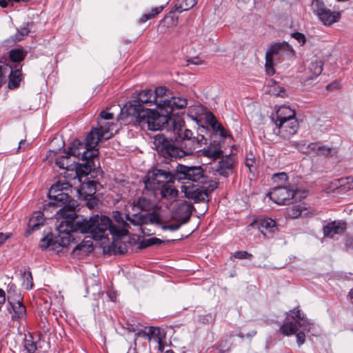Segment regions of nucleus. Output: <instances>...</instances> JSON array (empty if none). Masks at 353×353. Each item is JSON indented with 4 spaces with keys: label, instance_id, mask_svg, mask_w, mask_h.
<instances>
[{
    "label": "nucleus",
    "instance_id": "1",
    "mask_svg": "<svg viewBox=\"0 0 353 353\" xmlns=\"http://www.w3.org/2000/svg\"><path fill=\"white\" fill-rule=\"evenodd\" d=\"M63 137H56L51 141L52 149L49 150L46 160L48 163L53 161L55 165L65 171L61 174V178L53 184L48 191V197L51 200L48 207L59 208L54 214L57 219V234H48L43 237L39 243V247L43 250L50 249L59 252L66 247V168L64 166L66 159V151L64 148Z\"/></svg>",
    "mask_w": 353,
    "mask_h": 353
},
{
    "label": "nucleus",
    "instance_id": "2",
    "mask_svg": "<svg viewBox=\"0 0 353 353\" xmlns=\"http://www.w3.org/2000/svg\"><path fill=\"white\" fill-rule=\"evenodd\" d=\"M129 225L121 219V224H112V220L107 216H99L96 214L89 219L76 217L72 219L68 214V241H71L72 233L91 234L92 238L99 241L105 239L108 236L107 231L112 235L113 239L124 237L128 234L126 227Z\"/></svg>",
    "mask_w": 353,
    "mask_h": 353
},
{
    "label": "nucleus",
    "instance_id": "3",
    "mask_svg": "<svg viewBox=\"0 0 353 353\" xmlns=\"http://www.w3.org/2000/svg\"><path fill=\"white\" fill-rule=\"evenodd\" d=\"M102 139H104L103 133L93 128L88 134L85 143L75 139L68 147V159L73 156L81 161L76 163V174L79 177L88 174H90L92 177H96L103 172L101 169L97 168L94 164V159L99 154L97 146Z\"/></svg>",
    "mask_w": 353,
    "mask_h": 353
},
{
    "label": "nucleus",
    "instance_id": "4",
    "mask_svg": "<svg viewBox=\"0 0 353 353\" xmlns=\"http://www.w3.org/2000/svg\"><path fill=\"white\" fill-rule=\"evenodd\" d=\"M172 109L169 103L163 105L160 103L159 107H157V110H142L138 114V117L130 122H134L135 124L143 127L147 125L150 130L156 131L168 129L170 123L176 126L175 121L172 118Z\"/></svg>",
    "mask_w": 353,
    "mask_h": 353
},
{
    "label": "nucleus",
    "instance_id": "5",
    "mask_svg": "<svg viewBox=\"0 0 353 353\" xmlns=\"http://www.w3.org/2000/svg\"><path fill=\"white\" fill-rule=\"evenodd\" d=\"M72 166V165H68V171H72L74 169V172H76V164L72 168H70ZM101 174L102 172L100 175ZM88 175H90V179H95V177H92L90 174H88L85 175V176H88ZM98 176H99V174H98L96 178ZM83 177H84V175L79 177L76 173L75 176L72 177L71 174H68V190L70 189L71 193L74 190L79 199L86 202L85 205L89 209H94L98 206L99 202V200L95 196L97 185L99 183L94 180H90L88 178L86 179L87 181H82Z\"/></svg>",
    "mask_w": 353,
    "mask_h": 353
},
{
    "label": "nucleus",
    "instance_id": "6",
    "mask_svg": "<svg viewBox=\"0 0 353 353\" xmlns=\"http://www.w3.org/2000/svg\"><path fill=\"white\" fill-rule=\"evenodd\" d=\"M174 134L178 135V142L182 150L183 157L190 156L195 152L201 151V147L206 144V139L203 135L193 136V132L184 126L179 125L174 128Z\"/></svg>",
    "mask_w": 353,
    "mask_h": 353
},
{
    "label": "nucleus",
    "instance_id": "7",
    "mask_svg": "<svg viewBox=\"0 0 353 353\" xmlns=\"http://www.w3.org/2000/svg\"><path fill=\"white\" fill-rule=\"evenodd\" d=\"M290 318L294 321L287 322L280 327V332L282 334L290 336L296 334V341L299 345L305 343V334L303 331L297 332L298 327L303 328V330H309L310 323L306 319L299 307H295L290 310Z\"/></svg>",
    "mask_w": 353,
    "mask_h": 353
},
{
    "label": "nucleus",
    "instance_id": "8",
    "mask_svg": "<svg viewBox=\"0 0 353 353\" xmlns=\"http://www.w3.org/2000/svg\"><path fill=\"white\" fill-rule=\"evenodd\" d=\"M156 98L153 97V92L151 90L141 91L137 99L128 102L121 109V114H126V117L131 118L130 121L138 117V114L142 110H150V108H145L144 105L151 106L155 105Z\"/></svg>",
    "mask_w": 353,
    "mask_h": 353
},
{
    "label": "nucleus",
    "instance_id": "9",
    "mask_svg": "<svg viewBox=\"0 0 353 353\" xmlns=\"http://www.w3.org/2000/svg\"><path fill=\"white\" fill-rule=\"evenodd\" d=\"M154 144L159 155L165 161H172L183 157L177 138L174 140L163 134H159L155 137Z\"/></svg>",
    "mask_w": 353,
    "mask_h": 353
},
{
    "label": "nucleus",
    "instance_id": "10",
    "mask_svg": "<svg viewBox=\"0 0 353 353\" xmlns=\"http://www.w3.org/2000/svg\"><path fill=\"white\" fill-rule=\"evenodd\" d=\"M176 174L169 170L154 168L149 170L143 178L145 190L156 193L158 189L167 183H174L176 179Z\"/></svg>",
    "mask_w": 353,
    "mask_h": 353
},
{
    "label": "nucleus",
    "instance_id": "11",
    "mask_svg": "<svg viewBox=\"0 0 353 353\" xmlns=\"http://www.w3.org/2000/svg\"><path fill=\"white\" fill-rule=\"evenodd\" d=\"M175 174L178 181L185 180L187 183L192 182L197 185L206 184L207 182L212 181L206 175L205 171L201 165L188 166L178 164Z\"/></svg>",
    "mask_w": 353,
    "mask_h": 353
},
{
    "label": "nucleus",
    "instance_id": "12",
    "mask_svg": "<svg viewBox=\"0 0 353 353\" xmlns=\"http://www.w3.org/2000/svg\"><path fill=\"white\" fill-rule=\"evenodd\" d=\"M294 50L287 42L276 43L272 45L265 53V68L266 73L269 76H272L275 73L274 68V56L290 58L294 57Z\"/></svg>",
    "mask_w": 353,
    "mask_h": 353
},
{
    "label": "nucleus",
    "instance_id": "13",
    "mask_svg": "<svg viewBox=\"0 0 353 353\" xmlns=\"http://www.w3.org/2000/svg\"><path fill=\"white\" fill-rule=\"evenodd\" d=\"M218 183L214 181H210L206 184L183 186L182 189L187 198L194 200L195 203L208 201L210 194L217 188Z\"/></svg>",
    "mask_w": 353,
    "mask_h": 353
},
{
    "label": "nucleus",
    "instance_id": "14",
    "mask_svg": "<svg viewBox=\"0 0 353 353\" xmlns=\"http://www.w3.org/2000/svg\"><path fill=\"white\" fill-rule=\"evenodd\" d=\"M299 193L300 190H294L290 187L278 186L274 188L268 195L271 200L279 205H289L298 199L297 196ZM301 194L304 195L300 196L299 198L305 196V192Z\"/></svg>",
    "mask_w": 353,
    "mask_h": 353
},
{
    "label": "nucleus",
    "instance_id": "15",
    "mask_svg": "<svg viewBox=\"0 0 353 353\" xmlns=\"http://www.w3.org/2000/svg\"><path fill=\"white\" fill-rule=\"evenodd\" d=\"M312 9L314 14L325 26H330L339 21L341 13L327 8L321 0H312Z\"/></svg>",
    "mask_w": 353,
    "mask_h": 353
},
{
    "label": "nucleus",
    "instance_id": "16",
    "mask_svg": "<svg viewBox=\"0 0 353 353\" xmlns=\"http://www.w3.org/2000/svg\"><path fill=\"white\" fill-rule=\"evenodd\" d=\"M129 221L134 225H141L148 224H160L161 219L160 215L152 211L145 214H135L132 218L128 219Z\"/></svg>",
    "mask_w": 353,
    "mask_h": 353
},
{
    "label": "nucleus",
    "instance_id": "17",
    "mask_svg": "<svg viewBox=\"0 0 353 353\" xmlns=\"http://www.w3.org/2000/svg\"><path fill=\"white\" fill-rule=\"evenodd\" d=\"M278 128L279 134L284 139H288L295 134L299 129V125L296 119H287L284 121L275 123Z\"/></svg>",
    "mask_w": 353,
    "mask_h": 353
},
{
    "label": "nucleus",
    "instance_id": "18",
    "mask_svg": "<svg viewBox=\"0 0 353 353\" xmlns=\"http://www.w3.org/2000/svg\"><path fill=\"white\" fill-rule=\"evenodd\" d=\"M236 163L234 155H225L219 161L216 171L221 176L228 177L234 172Z\"/></svg>",
    "mask_w": 353,
    "mask_h": 353
},
{
    "label": "nucleus",
    "instance_id": "19",
    "mask_svg": "<svg viewBox=\"0 0 353 353\" xmlns=\"http://www.w3.org/2000/svg\"><path fill=\"white\" fill-rule=\"evenodd\" d=\"M192 209L193 205L191 203L187 201L181 202L176 207L173 216L179 222L186 223L190 219Z\"/></svg>",
    "mask_w": 353,
    "mask_h": 353
},
{
    "label": "nucleus",
    "instance_id": "20",
    "mask_svg": "<svg viewBox=\"0 0 353 353\" xmlns=\"http://www.w3.org/2000/svg\"><path fill=\"white\" fill-rule=\"evenodd\" d=\"M8 303L14 312L12 320H21L26 316V308L23 304V297L21 296H18L17 300L10 296Z\"/></svg>",
    "mask_w": 353,
    "mask_h": 353
},
{
    "label": "nucleus",
    "instance_id": "21",
    "mask_svg": "<svg viewBox=\"0 0 353 353\" xmlns=\"http://www.w3.org/2000/svg\"><path fill=\"white\" fill-rule=\"evenodd\" d=\"M307 149L309 152H314L319 156L332 157L337 153L336 148L325 146L320 142L310 143Z\"/></svg>",
    "mask_w": 353,
    "mask_h": 353
},
{
    "label": "nucleus",
    "instance_id": "22",
    "mask_svg": "<svg viewBox=\"0 0 353 353\" xmlns=\"http://www.w3.org/2000/svg\"><path fill=\"white\" fill-rule=\"evenodd\" d=\"M259 225L261 233L268 238H270L273 234L278 231L276 221L270 218L261 219Z\"/></svg>",
    "mask_w": 353,
    "mask_h": 353
},
{
    "label": "nucleus",
    "instance_id": "23",
    "mask_svg": "<svg viewBox=\"0 0 353 353\" xmlns=\"http://www.w3.org/2000/svg\"><path fill=\"white\" fill-rule=\"evenodd\" d=\"M296 119V112L288 106H281L276 112L275 116L272 117V121L276 123L287 119Z\"/></svg>",
    "mask_w": 353,
    "mask_h": 353
},
{
    "label": "nucleus",
    "instance_id": "24",
    "mask_svg": "<svg viewBox=\"0 0 353 353\" xmlns=\"http://www.w3.org/2000/svg\"><path fill=\"white\" fill-rule=\"evenodd\" d=\"M345 229V223L333 221L323 227L324 236L333 237L334 234L343 233Z\"/></svg>",
    "mask_w": 353,
    "mask_h": 353
},
{
    "label": "nucleus",
    "instance_id": "25",
    "mask_svg": "<svg viewBox=\"0 0 353 353\" xmlns=\"http://www.w3.org/2000/svg\"><path fill=\"white\" fill-rule=\"evenodd\" d=\"M93 250V244L91 240H84L78 244L72 250L71 255L73 257L86 256Z\"/></svg>",
    "mask_w": 353,
    "mask_h": 353
},
{
    "label": "nucleus",
    "instance_id": "26",
    "mask_svg": "<svg viewBox=\"0 0 353 353\" xmlns=\"http://www.w3.org/2000/svg\"><path fill=\"white\" fill-rule=\"evenodd\" d=\"M108 251L114 254H124L128 252V245L123 237L114 239L109 247Z\"/></svg>",
    "mask_w": 353,
    "mask_h": 353
},
{
    "label": "nucleus",
    "instance_id": "27",
    "mask_svg": "<svg viewBox=\"0 0 353 353\" xmlns=\"http://www.w3.org/2000/svg\"><path fill=\"white\" fill-rule=\"evenodd\" d=\"M45 219L41 212H37L32 218L30 219L26 231V235H29L32 232L37 230L41 225H43Z\"/></svg>",
    "mask_w": 353,
    "mask_h": 353
},
{
    "label": "nucleus",
    "instance_id": "28",
    "mask_svg": "<svg viewBox=\"0 0 353 353\" xmlns=\"http://www.w3.org/2000/svg\"><path fill=\"white\" fill-rule=\"evenodd\" d=\"M22 79L23 75L21 68H12L9 74L8 88L11 90L19 88Z\"/></svg>",
    "mask_w": 353,
    "mask_h": 353
},
{
    "label": "nucleus",
    "instance_id": "29",
    "mask_svg": "<svg viewBox=\"0 0 353 353\" xmlns=\"http://www.w3.org/2000/svg\"><path fill=\"white\" fill-rule=\"evenodd\" d=\"M154 206L152 201L144 196H140L133 201V210L149 212L153 210Z\"/></svg>",
    "mask_w": 353,
    "mask_h": 353
},
{
    "label": "nucleus",
    "instance_id": "30",
    "mask_svg": "<svg viewBox=\"0 0 353 353\" xmlns=\"http://www.w3.org/2000/svg\"><path fill=\"white\" fill-rule=\"evenodd\" d=\"M98 126L95 128L97 130L101 133H103V136L104 139L107 140L112 137L113 133L112 130H113V126L114 124L110 122H106L105 121L98 120Z\"/></svg>",
    "mask_w": 353,
    "mask_h": 353
},
{
    "label": "nucleus",
    "instance_id": "31",
    "mask_svg": "<svg viewBox=\"0 0 353 353\" xmlns=\"http://www.w3.org/2000/svg\"><path fill=\"white\" fill-rule=\"evenodd\" d=\"M172 183H167L157 190V191L160 192L162 198L170 200L176 197L178 191L173 188Z\"/></svg>",
    "mask_w": 353,
    "mask_h": 353
},
{
    "label": "nucleus",
    "instance_id": "32",
    "mask_svg": "<svg viewBox=\"0 0 353 353\" xmlns=\"http://www.w3.org/2000/svg\"><path fill=\"white\" fill-rule=\"evenodd\" d=\"M198 0H176L174 4V11L177 12H182L186 11L194 7Z\"/></svg>",
    "mask_w": 353,
    "mask_h": 353
},
{
    "label": "nucleus",
    "instance_id": "33",
    "mask_svg": "<svg viewBox=\"0 0 353 353\" xmlns=\"http://www.w3.org/2000/svg\"><path fill=\"white\" fill-rule=\"evenodd\" d=\"M161 103H163V105H165L166 103H169V105L172 109V112L174 111V108L176 109H182L186 107L187 105V99L183 97H172L171 99L162 101L161 102Z\"/></svg>",
    "mask_w": 353,
    "mask_h": 353
},
{
    "label": "nucleus",
    "instance_id": "34",
    "mask_svg": "<svg viewBox=\"0 0 353 353\" xmlns=\"http://www.w3.org/2000/svg\"><path fill=\"white\" fill-rule=\"evenodd\" d=\"M304 210H306V208L301 204L292 205L287 208L285 217L288 219H297L302 216Z\"/></svg>",
    "mask_w": 353,
    "mask_h": 353
},
{
    "label": "nucleus",
    "instance_id": "35",
    "mask_svg": "<svg viewBox=\"0 0 353 353\" xmlns=\"http://www.w3.org/2000/svg\"><path fill=\"white\" fill-rule=\"evenodd\" d=\"M147 333L148 334V340L150 341L152 338H154L157 341L159 342V349L162 351V345L161 343V330L157 327H147Z\"/></svg>",
    "mask_w": 353,
    "mask_h": 353
},
{
    "label": "nucleus",
    "instance_id": "36",
    "mask_svg": "<svg viewBox=\"0 0 353 353\" xmlns=\"http://www.w3.org/2000/svg\"><path fill=\"white\" fill-rule=\"evenodd\" d=\"M26 56V52L23 49H12L9 52V58L11 61L19 63L22 61Z\"/></svg>",
    "mask_w": 353,
    "mask_h": 353
},
{
    "label": "nucleus",
    "instance_id": "37",
    "mask_svg": "<svg viewBox=\"0 0 353 353\" xmlns=\"http://www.w3.org/2000/svg\"><path fill=\"white\" fill-rule=\"evenodd\" d=\"M203 155L211 159L215 160L221 157L223 151L217 148L209 147L207 149L201 150Z\"/></svg>",
    "mask_w": 353,
    "mask_h": 353
},
{
    "label": "nucleus",
    "instance_id": "38",
    "mask_svg": "<svg viewBox=\"0 0 353 353\" xmlns=\"http://www.w3.org/2000/svg\"><path fill=\"white\" fill-rule=\"evenodd\" d=\"M79 204L77 201L72 199L68 194V214L71 215L72 219H75L76 217H79L81 219H84L82 216H79L76 213V209L79 207Z\"/></svg>",
    "mask_w": 353,
    "mask_h": 353
},
{
    "label": "nucleus",
    "instance_id": "39",
    "mask_svg": "<svg viewBox=\"0 0 353 353\" xmlns=\"http://www.w3.org/2000/svg\"><path fill=\"white\" fill-rule=\"evenodd\" d=\"M168 89L166 87H158L153 92V97H155V105L157 107H159V104L161 103L162 101L168 100V99H163L165 97Z\"/></svg>",
    "mask_w": 353,
    "mask_h": 353
},
{
    "label": "nucleus",
    "instance_id": "40",
    "mask_svg": "<svg viewBox=\"0 0 353 353\" xmlns=\"http://www.w3.org/2000/svg\"><path fill=\"white\" fill-rule=\"evenodd\" d=\"M163 10V6H158L152 9L150 12L145 13L142 15L139 19L141 23H145L147 21L154 19L156 16L160 14Z\"/></svg>",
    "mask_w": 353,
    "mask_h": 353
},
{
    "label": "nucleus",
    "instance_id": "41",
    "mask_svg": "<svg viewBox=\"0 0 353 353\" xmlns=\"http://www.w3.org/2000/svg\"><path fill=\"white\" fill-rule=\"evenodd\" d=\"M339 186L338 187L341 191H348L353 189V177L349 176L345 179L341 178L337 180Z\"/></svg>",
    "mask_w": 353,
    "mask_h": 353
},
{
    "label": "nucleus",
    "instance_id": "42",
    "mask_svg": "<svg viewBox=\"0 0 353 353\" xmlns=\"http://www.w3.org/2000/svg\"><path fill=\"white\" fill-rule=\"evenodd\" d=\"M23 285L26 290H31L34 287L33 277L30 270L25 271L23 274Z\"/></svg>",
    "mask_w": 353,
    "mask_h": 353
},
{
    "label": "nucleus",
    "instance_id": "43",
    "mask_svg": "<svg viewBox=\"0 0 353 353\" xmlns=\"http://www.w3.org/2000/svg\"><path fill=\"white\" fill-rule=\"evenodd\" d=\"M310 70L312 72V76L310 79H313L320 75L323 71V64L321 61H315L311 63Z\"/></svg>",
    "mask_w": 353,
    "mask_h": 353
},
{
    "label": "nucleus",
    "instance_id": "44",
    "mask_svg": "<svg viewBox=\"0 0 353 353\" xmlns=\"http://www.w3.org/2000/svg\"><path fill=\"white\" fill-rule=\"evenodd\" d=\"M28 26V25L18 30L16 34L12 37V40L14 42L23 40V37L27 36L30 32V29Z\"/></svg>",
    "mask_w": 353,
    "mask_h": 353
},
{
    "label": "nucleus",
    "instance_id": "45",
    "mask_svg": "<svg viewBox=\"0 0 353 353\" xmlns=\"http://www.w3.org/2000/svg\"><path fill=\"white\" fill-rule=\"evenodd\" d=\"M7 292H8V297H7L8 301V299L10 296H11L13 299L17 300V297L18 296H21L20 293L17 292L16 285L12 283H10L8 285Z\"/></svg>",
    "mask_w": 353,
    "mask_h": 353
},
{
    "label": "nucleus",
    "instance_id": "46",
    "mask_svg": "<svg viewBox=\"0 0 353 353\" xmlns=\"http://www.w3.org/2000/svg\"><path fill=\"white\" fill-rule=\"evenodd\" d=\"M24 346L29 353H34L37 350V345L32 341V336H30V339H26Z\"/></svg>",
    "mask_w": 353,
    "mask_h": 353
},
{
    "label": "nucleus",
    "instance_id": "47",
    "mask_svg": "<svg viewBox=\"0 0 353 353\" xmlns=\"http://www.w3.org/2000/svg\"><path fill=\"white\" fill-rule=\"evenodd\" d=\"M162 243V241L158 238L152 237L148 239L144 240L141 243V246L143 248L152 246L154 245H159Z\"/></svg>",
    "mask_w": 353,
    "mask_h": 353
},
{
    "label": "nucleus",
    "instance_id": "48",
    "mask_svg": "<svg viewBox=\"0 0 353 353\" xmlns=\"http://www.w3.org/2000/svg\"><path fill=\"white\" fill-rule=\"evenodd\" d=\"M252 254L247 251H236L234 253V257L238 259H252Z\"/></svg>",
    "mask_w": 353,
    "mask_h": 353
},
{
    "label": "nucleus",
    "instance_id": "49",
    "mask_svg": "<svg viewBox=\"0 0 353 353\" xmlns=\"http://www.w3.org/2000/svg\"><path fill=\"white\" fill-rule=\"evenodd\" d=\"M209 122H210V124L212 128L215 132H219L223 127L221 125V124H220L217 121L216 119L212 113L210 114V119Z\"/></svg>",
    "mask_w": 353,
    "mask_h": 353
},
{
    "label": "nucleus",
    "instance_id": "50",
    "mask_svg": "<svg viewBox=\"0 0 353 353\" xmlns=\"http://www.w3.org/2000/svg\"><path fill=\"white\" fill-rule=\"evenodd\" d=\"M291 37L296 39L300 43L301 46H303L306 42L305 36L301 32H294L291 34Z\"/></svg>",
    "mask_w": 353,
    "mask_h": 353
},
{
    "label": "nucleus",
    "instance_id": "51",
    "mask_svg": "<svg viewBox=\"0 0 353 353\" xmlns=\"http://www.w3.org/2000/svg\"><path fill=\"white\" fill-rule=\"evenodd\" d=\"M114 118V114L112 112H108L107 110H103L101 112L97 121L98 120H102V121H106L112 119Z\"/></svg>",
    "mask_w": 353,
    "mask_h": 353
},
{
    "label": "nucleus",
    "instance_id": "52",
    "mask_svg": "<svg viewBox=\"0 0 353 353\" xmlns=\"http://www.w3.org/2000/svg\"><path fill=\"white\" fill-rule=\"evenodd\" d=\"M255 163L256 160L254 157H247L245 158V164L249 168L250 172H253L252 168H254Z\"/></svg>",
    "mask_w": 353,
    "mask_h": 353
},
{
    "label": "nucleus",
    "instance_id": "53",
    "mask_svg": "<svg viewBox=\"0 0 353 353\" xmlns=\"http://www.w3.org/2000/svg\"><path fill=\"white\" fill-rule=\"evenodd\" d=\"M183 223H181V222H179L178 223H172L169 225H165L162 226V228L163 230H169L171 231H175L179 229V228L183 225Z\"/></svg>",
    "mask_w": 353,
    "mask_h": 353
},
{
    "label": "nucleus",
    "instance_id": "54",
    "mask_svg": "<svg viewBox=\"0 0 353 353\" xmlns=\"http://www.w3.org/2000/svg\"><path fill=\"white\" fill-rule=\"evenodd\" d=\"M7 70L8 67L6 65H0V88L5 82V73Z\"/></svg>",
    "mask_w": 353,
    "mask_h": 353
},
{
    "label": "nucleus",
    "instance_id": "55",
    "mask_svg": "<svg viewBox=\"0 0 353 353\" xmlns=\"http://www.w3.org/2000/svg\"><path fill=\"white\" fill-rule=\"evenodd\" d=\"M135 339L138 337H142L148 340V334L147 333V327H145L144 330H141L135 333L134 334Z\"/></svg>",
    "mask_w": 353,
    "mask_h": 353
},
{
    "label": "nucleus",
    "instance_id": "56",
    "mask_svg": "<svg viewBox=\"0 0 353 353\" xmlns=\"http://www.w3.org/2000/svg\"><path fill=\"white\" fill-rule=\"evenodd\" d=\"M6 301V294L3 290L0 288V310Z\"/></svg>",
    "mask_w": 353,
    "mask_h": 353
},
{
    "label": "nucleus",
    "instance_id": "57",
    "mask_svg": "<svg viewBox=\"0 0 353 353\" xmlns=\"http://www.w3.org/2000/svg\"><path fill=\"white\" fill-rule=\"evenodd\" d=\"M274 177H278L279 179L285 181L288 179V175L285 172L277 173L274 175Z\"/></svg>",
    "mask_w": 353,
    "mask_h": 353
},
{
    "label": "nucleus",
    "instance_id": "58",
    "mask_svg": "<svg viewBox=\"0 0 353 353\" xmlns=\"http://www.w3.org/2000/svg\"><path fill=\"white\" fill-rule=\"evenodd\" d=\"M219 135L223 138H227L228 137L230 136L228 132L224 129L223 127H222V128L219 131Z\"/></svg>",
    "mask_w": 353,
    "mask_h": 353
},
{
    "label": "nucleus",
    "instance_id": "59",
    "mask_svg": "<svg viewBox=\"0 0 353 353\" xmlns=\"http://www.w3.org/2000/svg\"><path fill=\"white\" fill-rule=\"evenodd\" d=\"M9 235H6L2 232L0 233V244H3L8 239Z\"/></svg>",
    "mask_w": 353,
    "mask_h": 353
},
{
    "label": "nucleus",
    "instance_id": "60",
    "mask_svg": "<svg viewBox=\"0 0 353 353\" xmlns=\"http://www.w3.org/2000/svg\"><path fill=\"white\" fill-rule=\"evenodd\" d=\"M114 218L118 224H121V219H123L119 212H116V214L114 215Z\"/></svg>",
    "mask_w": 353,
    "mask_h": 353
},
{
    "label": "nucleus",
    "instance_id": "61",
    "mask_svg": "<svg viewBox=\"0 0 353 353\" xmlns=\"http://www.w3.org/2000/svg\"><path fill=\"white\" fill-rule=\"evenodd\" d=\"M26 145V141L25 139L21 140L19 143L18 150H20L21 148H25Z\"/></svg>",
    "mask_w": 353,
    "mask_h": 353
},
{
    "label": "nucleus",
    "instance_id": "62",
    "mask_svg": "<svg viewBox=\"0 0 353 353\" xmlns=\"http://www.w3.org/2000/svg\"><path fill=\"white\" fill-rule=\"evenodd\" d=\"M60 319H57L58 323L59 325H63L64 323L66 322V319L63 316V315L60 314Z\"/></svg>",
    "mask_w": 353,
    "mask_h": 353
},
{
    "label": "nucleus",
    "instance_id": "63",
    "mask_svg": "<svg viewBox=\"0 0 353 353\" xmlns=\"http://www.w3.org/2000/svg\"><path fill=\"white\" fill-rule=\"evenodd\" d=\"M0 6H1L2 8H6L8 6V2L0 1Z\"/></svg>",
    "mask_w": 353,
    "mask_h": 353
},
{
    "label": "nucleus",
    "instance_id": "64",
    "mask_svg": "<svg viewBox=\"0 0 353 353\" xmlns=\"http://www.w3.org/2000/svg\"><path fill=\"white\" fill-rule=\"evenodd\" d=\"M127 353H137V352H136L135 349H133V350H129Z\"/></svg>",
    "mask_w": 353,
    "mask_h": 353
}]
</instances>
